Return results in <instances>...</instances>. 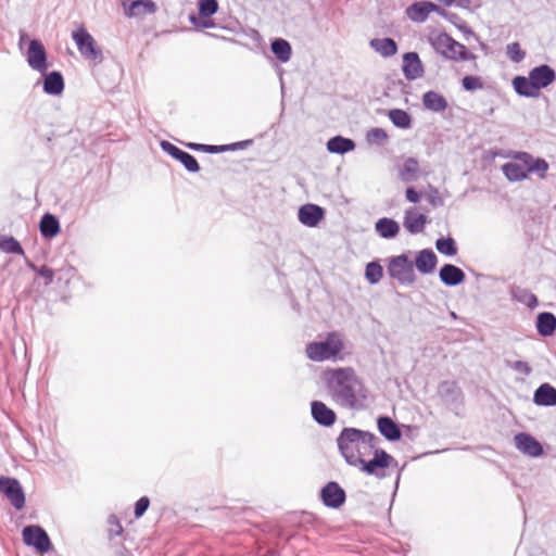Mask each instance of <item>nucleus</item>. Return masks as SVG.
<instances>
[{
    "mask_svg": "<svg viewBox=\"0 0 556 556\" xmlns=\"http://www.w3.org/2000/svg\"><path fill=\"white\" fill-rule=\"evenodd\" d=\"M377 425L380 433L388 440L395 441L401 438V430L390 417H379Z\"/></svg>",
    "mask_w": 556,
    "mask_h": 556,
    "instance_id": "obj_28",
    "label": "nucleus"
},
{
    "mask_svg": "<svg viewBox=\"0 0 556 556\" xmlns=\"http://www.w3.org/2000/svg\"><path fill=\"white\" fill-rule=\"evenodd\" d=\"M311 412L314 420L321 426L329 427L336 422V413L321 401H313Z\"/></svg>",
    "mask_w": 556,
    "mask_h": 556,
    "instance_id": "obj_14",
    "label": "nucleus"
},
{
    "mask_svg": "<svg viewBox=\"0 0 556 556\" xmlns=\"http://www.w3.org/2000/svg\"><path fill=\"white\" fill-rule=\"evenodd\" d=\"M533 401L540 406L556 405V389L548 383L541 384L534 392Z\"/></svg>",
    "mask_w": 556,
    "mask_h": 556,
    "instance_id": "obj_23",
    "label": "nucleus"
},
{
    "mask_svg": "<svg viewBox=\"0 0 556 556\" xmlns=\"http://www.w3.org/2000/svg\"><path fill=\"white\" fill-rule=\"evenodd\" d=\"M403 74L408 80H414L424 75V67L416 52H407L403 55Z\"/></svg>",
    "mask_w": 556,
    "mask_h": 556,
    "instance_id": "obj_15",
    "label": "nucleus"
},
{
    "mask_svg": "<svg viewBox=\"0 0 556 556\" xmlns=\"http://www.w3.org/2000/svg\"><path fill=\"white\" fill-rule=\"evenodd\" d=\"M369 45L383 58L393 56L397 52L396 42L391 38H375L370 40Z\"/></svg>",
    "mask_w": 556,
    "mask_h": 556,
    "instance_id": "obj_26",
    "label": "nucleus"
},
{
    "mask_svg": "<svg viewBox=\"0 0 556 556\" xmlns=\"http://www.w3.org/2000/svg\"><path fill=\"white\" fill-rule=\"evenodd\" d=\"M321 498L326 506L338 508L345 501V492L337 482H329L321 489Z\"/></svg>",
    "mask_w": 556,
    "mask_h": 556,
    "instance_id": "obj_12",
    "label": "nucleus"
},
{
    "mask_svg": "<svg viewBox=\"0 0 556 556\" xmlns=\"http://www.w3.org/2000/svg\"><path fill=\"white\" fill-rule=\"evenodd\" d=\"M177 160L180 161L181 164L186 167V169L191 173H197L200 169V166H199L197 160L194 159V156L185 151L182 152L180 157Z\"/></svg>",
    "mask_w": 556,
    "mask_h": 556,
    "instance_id": "obj_43",
    "label": "nucleus"
},
{
    "mask_svg": "<svg viewBox=\"0 0 556 556\" xmlns=\"http://www.w3.org/2000/svg\"><path fill=\"white\" fill-rule=\"evenodd\" d=\"M441 3H443L444 5H452L453 4V1L454 0H439Z\"/></svg>",
    "mask_w": 556,
    "mask_h": 556,
    "instance_id": "obj_54",
    "label": "nucleus"
},
{
    "mask_svg": "<svg viewBox=\"0 0 556 556\" xmlns=\"http://www.w3.org/2000/svg\"><path fill=\"white\" fill-rule=\"evenodd\" d=\"M162 148L164 151H166L168 154H170L176 160L179 159L184 152L182 150H180L179 148H177L176 146H174L167 141L162 142Z\"/></svg>",
    "mask_w": 556,
    "mask_h": 556,
    "instance_id": "obj_47",
    "label": "nucleus"
},
{
    "mask_svg": "<svg viewBox=\"0 0 556 556\" xmlns=\"http://www.w3.org/2000/svg\"><path fill=\"white\" fill-rule=\"evenodd\" d=\"M536 303H538V300H536L535 295L530 294V295H529V302H528V305H529V306H534V305H536Z\"/></svg>",
    "mask_w": 556,
    "mask_h": 556,
    "instance_id": "obj_53",
    "label": "nucleus"
},
{
    "mask_svg": "<svg viewBox=\"0 0 556 556\" xmlns=\"http://www.w3.org/2000/svg\"><path fill=\"white\" fill-rule=\"evenodd\" d=\"M421 176V168L419 162L415 157H407L404 160L402 166L399 168V177L403 182H413Z\"/></svg>",
    "mask_w": 556,
    "mask_h": 556,
    "instance_id": "obj_21",
    "label": "nucleus"
},
{
    "mask_svg": "<svg viewBox=\"0 0 556 556\" xmlns=\"http://www.w3.org/2000/svg\"><path fill=\"white\" fill-rule=\"evenodd\" d=\"M218 10V3L216 0H200L199 12L203 17H210L215 14Z\"/></svg>",
    "mask_w": 556,
    "mask_h": 556,
    "instance_id": "obj_40",
    "label": "nucleus"
},
{
    "mask_svg": "<svg viewBox=\"0 0 556 556\" xmlns=\"http://www.w3.org/2000/svg\"><path fill=\"white\" fill-rule=\"evenodd\" d=\"M387 139L388 135L382 128H372L367 132V141L370 143L382 144Z\"/></svg>",
    "mask_w": 556,
    "mask_h": 556,
    "instance_id": "obj_42",
    "label": "nucleus"
},
{
    "mask_svg": "<svg viewBox=\"0 0 556 556\" xmlns=\"http://www.w3.org/2000/svg\"><path fill=\"white\" fill-rule=\"evenodd\" d=\"M506 156L513 159V161L502 165V172L507 180L511 182L522 181L531 173H535L541 179L546 177L549 165L544 159L534 157L528 152L516 151L509 152Z\"/></svg>",
    "mask_w": 556,
    "mask_h": 556,
    "instance_id": "obj_3",
    "label": "nucleus"
},
{
    "mask_svg": "<svg viewBox=\"0 0 556 556\" xmlns=\"http://www.w3.org/2000/svg\"><path fill=\"white\" fill-rule=\"evenodd\" d=\"M320 380L334 404L348 409H361L365 406L368 390L354 368H326Z\"/></svg>",
    "mask_w": 556,
    "mask_h": 556,
    "instance_id": "obj_1",
    "label": "nucleus"
},
{
    "mask_svg": "<svg viewBox=\"0 0 556 556\" xmlns=\"http://www.w3.org/2000/svg\"><path fill=\"white\" fill-rule=\"evenodd\" d=\"M327 149L331 153L343 154L355 149V143L349 138L336 136L328 140Z\"/></svg>",
    "mask_w": 556,
    "mask_h": 556,
    "instance_id": "obj_30",
    "label": "nucleus"
},
{
    "mask_svg": "<svg viewBox=\"0 0 556 556\" xmlns=\"http://www.w3.org/2000/svg\"><path fill=\"white\" fill-rule=\"evenodd\" d=\"M324 217V210L315 204H305L299 208L298 218L306 227H316Z\"/></svg>",
    "mask_w": 556,
    "mask_h": 556,
    "instance_id": "obj_17",
    "label": "nucleus"
},
{
    "mask_svg": "<svg viewBox=\"0 0 556 556\" xmlns=\"http://www.w3.org/2000/svg\"><path fill=\"white\" fill-rule=\"evenodd\" d=\"M72 38L75 41L79 53L87 60H101L102 51L97 46L94 38L86 30L84 26H79L72 33Z\"/></svg>",
    "mask_w": 556,
    "mask_h": 556,
    "instance_id": "obj_7",
    "label": "nucleus"
},
{
    "mask_svg": "<svg viewBox=\"0 0 556 556\" xmlns=\"http://www.w3.org/2000/svg\"><path fill=\"white\" fill-rule=\"evenodd\" d=\"M383 276L382 267L376 263H368L365 270V277L370 283H378Z\"/></svg>",
    "mask_w": 556,
    "mask_h": 556,
    "instance_id": "obj_39",
    "label": "nucleus"
},
{
    "mask_svg": "<svg viewBox=\"0 0 556 556\" xmlns=\"http://www.w3.org/2000/svg\"><path fill=\"white\" fill-rule=\"evenodd\" d=\"M237 146H241V143H235L232 147L230 146H205L200 143H190L188 147L193 150H202L206 152H219V151H227L230 149H235Z\"/></svg>",
    "mask_w": 556,
    "mask_h": 556,
    "instance_id": "obj_41",
    "label": "nucleus"
},
{
    "mask_svg": "<svg viewBox=\"0 0 556 556\" xmlns=\"http://www.w3.org/2000/svg\"><path fill=\"white\" fill-rule=\"evenodd\" d=\"M437 250L444 255L454 256L457 253L455 240L451 237L440 238L435 242Z\"/></svg>",
    "mask_w": 556,
    "mask_h": 556,
    "instance_id": "obj_38",
    "label": "nucleus"
},
{
    "mask_svg": "<svg viewBox=\"0 0 556 556\" xmlns=\"http://www.w3.org/2000/svg\"><path fill=\"white\" fill-rule=\"evenodd\" d=\"M64 89V80L59 72H51L43 80V91L48 94H61Z\"/></svg>",
    "mask_w": 556,
    "mask_h": 556,
    "instance_id": "obj_29",
    "label": "nucleus"
},
{
    "mask_svg": "<svg viewBox=\"0 0 556 556\" xmlns=\"http://www.w3.org/2000/svg\"><path fill=\"white\" fill-rule=\"evenodd\" d=\"M379 438L355 428H345L338 438V446L348 464L358 467L378 447Z\"/></svg>",
    "mask_w": 556,
    "mask_h": 556,
    "instance_id": "obj_2",
    "label": "nucleus"
},
{
    "mask_svg": "<svg viewBox=\"0 0 556 556\" xmlns=\"http://www.w3.org/2000/svg\"><path fill=\"white\" fill-rule=\"evenodd\" d=\"M27 264H28L29 268H31L33 270H37V267L33 263L27 261Z\"/></svg>",
    "mask_w": 556,
    "mask_h": 556,
    "instance_id": "obj_55",
    "label": "nucleus"
},
{
    "mask_svg": "<svg viewBox=\"0 0 556 556\" xmlns=\"http://www.w3.org/2000/svg\"><path fill=\"white\" fill-rule=\"evenodd\" d=\"M441 281L446 286H457L464 282L466 275L457 266L445 264L441 267L439 273Z\"/></svg>",
    "mask_w": 556,
    "mask_h": 556,
    "instance_id": "obj_22",
    "label": "nucleus"
},
{
    "mask_svg": "<svg viewBox=\"0 0 556 556\" xmlns=\"http://www.w3.org/2000/svg\"><path fill=\"white\" fill-rule=\"evenodd\" d=\"M27 62L33 70L42 74L48 70L46 50L40 41L36 39L30 40L27 50Z\"/></svg>",
    "mask_w": 556,
    "mask_h": 556,
    "instance_id": "obj_11",
    "label": "nucleus"
},
{
    "mask_svg": "<svg viewBox=\"0 0 556 556\" xmlns=\"http://www.w3.org/2000/svg\"><path fill=\"white\" fill-rule=\"evenodd\" d=\"M389 275L403 285H413L416 280L414 264L405 254L392 257L388 266Z\"/></svg>",
    "mask_w": 556,
    "mask_h": 556,
    "instance_id": "obj_8",
    "label": "nucleus"
},
{
    "mask_svg": "<svg viewBox=\"0 0 556 556\" xmlns=\"http://www.w3.org/2000/svg\"><path fill=\"white\" fill-rule=\"evenodd\" d=\"M429 41L433 49L446 59L457 61L471 58L464 45L454 40L445 33L431 35Z\"/></svg>",
    "mask_w": 556,
    "mask_h": 556,
    "instance_id": "obj_6",
    "label": "nucleus"
},
{
    "mask_svg": "<svg viewBox=\"0 0 556 556\" xmlns=\"http://www.w3.org/2000/svg\"><path fill=\"white\" fill-rule=\"evenodd\" d=\"M375 229L382 238L390 239L399 233L400 226L394 219L383 217L377 220Z\"/></svg>",
    "mask_w": 556,
    "mask_h": 556,
    "instance_id": "obj_31",
    "label": "nucleus"
},
{
    "mask_svg": "<svg viewBox=\"0 0 556 556\" xmlns=\"http://www.w3.org/2000/svg\"><path fill=\"white\" fill-rule=\"evenodd\" d=\"M405 198L410 203H418L421 199V193L416 191L414 187H408L405 191Z\"/></svg>",
    "mask_w": 556,
    "mask_h": 556,
    "instance_id": "obj_50",
    "label": "nucleus"
},
{
    "mask_svg": "<svg viewBox=\"0 0 556 556\" xmlns=\"http://www.w3.org/2000/svg\"><path fill=\"white\" fill-rule=\"evenodd\" d=\"M513 87L515 91L522 97L536 98L540 94L530 76H516L513 79Z\"/></svg>",
    "mask_w": 556,
    "mask_h": 556,
    "instance_id": "obj_25",
    "label": "nucleus"
},
{
    "mask_svg": "<svg viewBox=\"0 0 556 556\" xmlns=\"http://www.w3.org/2000/svg\"><path fill=\"white\" fill-rule=\"evenodd\" d=\"M389 118L396 127L403 129L409 128L412 124L410 115L407 112L399 109L391 110L389 112Z\"/></svg>",
    "mask_w": 556,
    "mask_h": 556,
    "instance_id": "obj_36",
    "label": "nucleus"
},
{
    "mask_svg": "<svg viewBox=\"0 0 556 556\" xmlns=\"http://www.w3.org/2000/svg\"><path fill=\"white\" fill-rule=\"evenodd\" d=\"M511 368L518 372H521L526 376L531 374V367L528 363L522 361H516L513 363Z\"/></svg>",
    "mask_w": 556,
    "mask_h": 556,
    "instance_id": "obj_49",
    "label": "nucleus"
},
{
    "mask_svg": "<svg viewBox=\"0 0 556 556\" xmlns=\"http://www.w3.org/2000/svg\"><path fill=\"white\" fill-rule=\"evenodd\" d=\"M149 504H150V501L148 497L143 496V497L139 498L135 506L136 517H141L148 509Z\"/></svg>",
    "mask_w": 556,
    "mask_h": 556,
    "instance_id": "obj_46",
    "label": "nucleus"
},
{
    "mask_svg": "<svg viewBox=\"0 0 556 556\" xmlns=\"http://www.w3.org/2000/svg\"><path fill=\"white\" fill-rule=\"evenodd\" d=\"M0 250L4 253H15L23 255L24 250L20 242L13 237L1 236L0 237Z\"/></svg>",
    "mask_w": 556,
    "mask_h": 556,
    "instance_id": "obj_37",
    "label": "nucleus"
},
{
    "mask_svg": "<svg viewBox=\"0 0 556 556\" xmlns=\"http://www.w3.org/2000/svg\"><path fill=\"white\" fill-rule=\"evenodd\" d=\"M0 492L8 497L16 509H22L24 507L25 495L16 479L0 477Z\"/></svg>",
    "mask_w": 556,
    "mask_h": 556,
    "instance_id": "obj_10",
    "label": "nucleus"
},
{
    "mask_svg": "<svg viewBox=\"0 0 556 556\" xmlns=\"http://www.w3.org/2000/svg\"><path fill=\"white\" fill-rule=\"evenodd\" d=\"M529 76L539 92L542 88L549 86L556 78L555 71L548 65H540L532 68Z\"/></svg>",
    "mask_w": 556,
    "mask_h": 556,
    "instance_id": "obj_18",
    "label": "nucleus"
},
{
    "mask_svg": "<svg viewBox=\"0 0 556 556\" xmlns=\"http://www.w3.org/2000/svg\"><path fill=\"white\" fill-rule=\"evenodd\" d=\"M462 84L463 87L468 91H473L483 87L481 79L476 76H465L462 80Z\"/></svg>",
    "mask_w": 556,
    "mask_h": 556,
    "instance_id": "obj_45",
    "label": "nucleus"
},
{
    "mask_svg": "<svg viewBox=\"0 0 556 556\" xmlns=\"http://www.w3.org/2000/svg\"><path fill=\"white\" fill-rule=\"evenodd\" d=\"M416 269L422 275L432 274L438 264V256L430 249H424L417 252L415 262Z\"/></svg>",
    "mask_w": 556,
    "mask_h": 556,
    "instance_id": "obj_16",
    "label": "nucleus"
},
{
    "mask_svg": "<svg viewBox=\"0 0 556 556\" xmlns=\"http://www.w3.org/2000/svg\"><path fill=\"white\" fill-rule=\"evenodd\" d=\"M271 51L277 56V59L283 63L291 59L292 49L290 43L285 39H275L271 42Z\"/></svg>",
    "mask_w": 556,
    "mask_h": 556,
    "instance_id": "obj_34",
    "label": "nucleus"
},
{
    "mask_svg": "<svg viewBox=\"0 0 556 556\" xmlns=\"http://www.w3.org/2000/svg\"><path fill=\"white\" fill-rule=\"evenodd\" d=\"M23 540L26 545L34 546L40 554L51 547L47 532L39 526H27L23 529Z\"/></svg>",
    "mask_w": 556,
    "mask_h": 556,
    "instance_id": "obj_9",
    "label": "nucleus"
},
{
    "mask_svg": "<svg viewBox=\"0 0 556 556\" xmlns=\"http://www.w3.org/2000/svg\"><path fill=\"white\" fill-rule=\"evenodd\" d=\"M438 10V5L430 1L415 2L406 9L409 20L417 23L425 22L429 14Z\"/></svg>",
    "mask_w": 556,
    "mask_h": 556,
    "instance_id": "obj_19",
    "label": "nucleus"
},
{
    "mask_svg": "<svg viewBox=\"0 0 556 556\" xmlns=\"http://www.w3.org/2000/svg\"><path fill=\"white\" fill-rule=\"evenodd\" d=\"M404 227L410 233H419L424 230L427 224V216L418 213L415 207L405 211Z\"/></svg>",
    "mask_w": 556,
    "mask_h": 556,
    "instance_id": "obj_20",
    "label": "nucleus"
},
{
    "mask_svg": "<svg viewBox=\"0 0 556 556\" xmlns=\"http://www.w3.org/2000/svg\"><path fill=\"white\" fill-rule=\"evenodd\" d=\"M514 441L516 447L528 456L538 457L543 453V447L540 442L530 434L518 433L515 435Z\"/></svg>",
    "mask_w": 556,
    "mask_h": 556,
    "instance_id": "obj_13",
    "label": "nucleus"
},
{
    "mask_svg": "<svg viewBox=\"0 0 556 556\" xmlns=\"http://www.w3.org/2000/svg\"><path fill=\"white\" fill-rule=\"evenodd\" d=\"M38 274L46 279V285H50L54 277L53 270L47 266H42L38 269Z\"/></svg>",
    "mask_w": 556,
    "mask_h": 556,
    "instance_id": "obj_51",
    "label": "nucleus"
},
{
    "mask_svg": "<svg viewBox=\"0 0 556 556\" xmlns=\"http://www.w3.org/2000/svg\"><path fill=\"white\" fill-rule=\"evenodd\" d=\"M343 338L338 332L327 334L325 341L311 342L306 346V356L313 362L336 358L343 350Z\"/></svg>",
    "mask_w": 556,
    "mask_h": 556,
    "instance_id": "obj_4",
    "label": "nucleus"
},
{
    "mask_svg": "<svg viewBox=\"0 0 556 556\" xmlns=\"http://www.w3.org/2000/svg\"><path fill=\"white\" fill-rule=\"evenodd\" d=\"M470 1L469 0H454L453 4L459 7V8H468Z\"/></svg>",
    "mask_w": 556,
    "mask_h": 556,
    "instance_id": "obj_52",
    "label": "nucleus"
},
{
    "mask_svg": "<svg viewBox=\"0 0 556 556\" xmlns=\"http://www.w3.org/2000/svg\"><path fill=\"white\" fill-rule=\"evenodd\" d=\"M507 55L511 61L520 62L523 60L526 54L518 42H513L507 46Z\"/></svg>",
    "mask_w": 556,
    "mask_h": 556,
    "instance_id": "obj_44",
    "label": "nucleus"
},
{
    "mask_svg": "<svg viewBox=\"0 0 556 556\" xmlns=\"http://www.w3.org/2000/svg\"><path fill=\"white\" fill-rule=\"evenodd\" d=\"M556 329V317L552 313H540L536 318V330L543 337H549Z\"/></svg>",
    "mask_w": 556,
    "mask_h": 556,
    "instance_id": "obj_27",
    "label": "nucleus"
},
{
    "mask_svg": "<svg viewBox=\"0 0 556 556\" xmlns=\"http://www.w3.org/2000/svg\"><path fill=\"white\" fill-rule=\"evenodd\" d=\"M155 11V4L151 0H137L134 1L126 14L128 16H136L142 13H153Z\"/></svg>",
    "mask_w": 556,
    "mask_h": 556,
    "instance_id": "obj_35",
    "label": "nucleus"
},
{
    "mask_svg": "<svg viewBox=\"0 0 556 556\" xmlns=\"http://www.w3.org/2000/svg\"><path fill=\"white\" fill-rule=\"evenodd\" d=\"M438 392L448 404H458L460 402L462 391L454 381H443L440 383Z\"/></svg>",
    "mask_w": 556,
    "mask_h": 556,
    "instance_id": "obj_24",
    "label": "nucleus"
},
{
    "mask_svg": "<svg viewBox=\"0 0 556 556\" xmlns=\"http://www.w3.org/2000/svg\"><path fill=\"white\" fill-rule=\"evenodd\" d=\"M60 231L59 220L51 214H46L40 220V232L46 238H53Z\"/></svg>",
    "mask_w": 556,
    "mask_h": 556,
    "instance_id": "obj_33",
    "label": "nucleus"
},
{
    "mask_svg": "<svg viewBox=\"0 0 556 556\" xmlns=\"http://www.w3.org/2000/svg\"><path fill=\"white\" fill-rule=\"evenodd\" d=\"M396 467L395 458L379 447L375 448L372 455L365 458L358 466L362 472L378 479L386 478L389 476V469Z\"/></svg>",
    "mask_w": 556,
    "mask_h": 556,
    "instance_id": "obj_5",
    "label": "nucleus"
},
{
    "mask_svg": "<svg viewBox=\"0 0 556 556\" xmlns=\"http://www.w3.org/2000/svg\"><path fill=\"white\" fill-rule=\"evenodd\" d=\"M422 103L426 109L433 112H442L447 106L445 98L435 91L426 92L422 97Z\"/></svg>",
    "mask_w": 556,
    "mask_h": 556,
    "instance_id": "obj_32",
    "label": "nucleus"
},
{
    "mask_svg": "<svg viewBox=\"0 0 556 556\" xmlns=\"http://www.w3.org/2000/svg\"><path fill=\"white\" fill-rule=\"evenodd\" d=\"M428 201L433 206H441L443 205V200L439 194V191L437 188H430V192L428 194Z\"/></svg>",
    "mask_w": 556,
    "mask_h": 556,
    "instance_id": "obj_48",
    "label": "nucleus"
}]
</instances>
